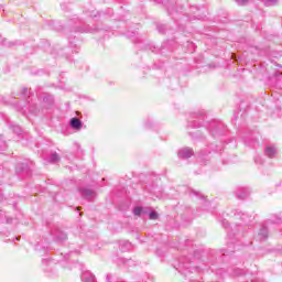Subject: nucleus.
I'll use <instances>...</instances> for the list:
<instances>
[{
    "label": "nucleus",
    "instance_id": "nucleus-1",
    "mask_svg": "<svg viewBox=\"0 0 282 282\" xmlns=\"http://www.w3.org/2000/svg\"><path fill=\"white\" fill-rule=\"evenodd\" d=\"M272 224L280 225L282 224V217L281 215L272 214L264 223L262 228L260 229L259 237L260 239H267L268 238V226H272Z\"/></svg>",
    "mask_w": 282,
    "mask_h": 282
},
{
    "label": "nucleus",
    "instance_id": "nucleus-2",
    "mask_svg": "<svg viewBox=\"0 0 282 282\" xmlns=\"http://www.w3.org/2000/svg\"><path fill=\"white\" fill-rule=\"evenodd\" d=\"M79 193L83 199H87V202H91L96 197V192L91 188L80 187Z\"/></svg>",
    "mask_w": 282,
    "mask_h": 282
},
{
    "label": "nucleus",
    "instance_id": "nucleus-3",
    "mask_svg": "<svg viewBox=\"0 0 282 282\" xmlns=\"http://www.w3.org/2000/svg\"><path fill=\"white\" fill-rule=\"evenodd\" d=\"M235 195L237 199H247V197H250V189L248 187H239L236 189Z\"/></svg>",
    "mask_w": 282,
    "mask_h": 282
},
{
    "label": "nucleus",
    "instance_id": "nucleus-4",
    "mask_svg": "<svg viewBox=\"0 0 282 282\" xmlns=\"http://www.w3.org/2000/svg\"><path fill=\"white\" fill-rule=\"evenodd\" d=\"M236 217H239V219H241V221H243L246 226H250L252 219H254L253 216H248V214H245L242 212H237Z\"/></svg>",
    "mask_w": 282,
    "mask_h": 282
},
{
    "label": "nucleus",
    "instance_id": "nucleus-5",
    "mask_svg": "<svg viewBox=\"0 0 282 282\" xmlns=\"http://www.w3.org/2000/svg\"><path fill=\"white\" fill-rule=\"evenodd\" d=\"M178 158L182 160H188V158H193V149L184 148L178 151Z\"/></svg>",
    "mask_w": 282,
    "mask_h": 282
},
{
    "label": "nucleus",
    "instance_id": "nucleus-6",
    "mask_svg": "<svg viewBox=\"0 0 282 282\" xmlns=\"http://www.w3.org/2000/svg\"><path fill=\"white\" fill-rule=\"evenodd\" d=\"M83 282H96V275H94L90 271H84L82 273Z\"/></svg>",
    "mask_w": 282,
    "mask_h": 282
},
{
    "label": "nucleus",
    "instance_id": "nucleus-7",
    "mask_svg": "<svg viewBox=\"0 0 282 282\" xmlns=\"http://www.w3.org/2000/svg\"><path fill=\"white\" fill-rule=\"evenodd\" d=\"M70 127L72 129H75L76 131H80L83 129V121L78 118H72L70 119Z\"/></svg>",
    "mask_w": 282,
    "mask_h": 282
},
{
    "label": "nucleus",
    "instance_id": "nucleus-8",
    "mask_svg": "<svg viewBox=\"0 0 282 282\" xmlns=\"http://www.w3.org/2000/svg\"><path fill=\"white\" fill-rule=\"evenodd\" d=\"M264 155H267V158H274V155H276V148L268 145L264 149Z\"/></svg>",
    "mask_w": 282,
    "mask_h": 282
},
{
    "label": "nucleus",
    "instance_id": "nucleus-9",
    "mask_svg": "<svg viewBox=\"0 0 282 282\" xmlns=\"http://www.w3.org/2000/svg\"><path fill=\"white\" fill-rule=\"evenodd\" d=\"M43 105H44V107H46V109H48L50 107H52V105H54V97H52V96H45L44 98H43Z\"/></svg>",
    "mask_w": 282,
    "mask_h": 282
},
{
    "label": "nucleus",
    "instance_id": "nucleus-10",
    "mask_svg": "<svg viewBox=\"0 0 282 282\" xmlns=\"http://www.w3.org/2000/svg\"><path fill=\"white\" fill-rule=\"evenodd\" d=\"M29 111L36 116V113H41V111H43V109L41 107H39L37 104H30Z\"/></svg>",
    "mask_w": 282,
    "mask_h": 282
},
{
    "label": "nucleus",
    "instance_id": "nucleus-11",
    "mask_svg": "<svg viewBox=\"0 0 282 282\" xmlns=\"http://www.w3.org/2000/svg\"><path fill=\"white\" fill-rule=\"evenodd\" d=\"M180 268H183V270H188L189 272L197 270V267H192L191 262H180Z\"/></svg>",
    "mask_w": 282,
    "mask_h": 282
},
{
    "label": "nucleus",
    "instance_id": "nucleus-12",
    "mask_svg": "<svg viewBox=\"0 0 282 282\" xmlns=\"http://www.w3.org/2000/svg\"><path fill=\"white\" fill-rule=\"evenodd\" d=\"M48 162H51V164H56V162H61V156L58 153L54 152L51 154Z\"/></svg>",
    "mask_w": 282,
    "mask_h": 282
},
{
    "label": "nucleus",
    "instance_id": "nucleus-13",
    "mask_svg": "<svg viewBox=\"0 0 282 282\" xmlns=\"http://www.w3.org/2000/svg\"><path fill=\"white\" fill-rule=\"evenodd\" d=\"M132 245L129 241H122L121 243V252H127L128 250H131Z\"/></svg>",
    "mask_w": 282,
    "mask_h": 282
},
{
    "label": "nucleus",
    "instance_id": "nucleus-14",
    "mask_svg": "<svg viewBox=\"0 0 282 282\" xmlns=\"http://www.w3.org/2000/svg\"><path fill=\"white\" fill-rule=\"evenodd\" d=\"M263 3L267 8H272L279 3V0H263Z\"/></svg>",
    "mask_w": 282,
    "mask_h": 282
},
{
    "label": "nucleus",
    "instance_id": "nucleus-15",
    "mask_svg": "<svg viewBox=\"0 0 282 282\" xmlns=\"http://www.w3.org/2000/svg\"><path fill=\"white\" fill-rule=\"evenodd\" d=\"M4 219H7V224H11L12 223V218H7L6 212L0 210V221H4Z\"/></svg>",
    "mask_w": 282,
    "mask_h": 282
},
{
    "label": "nucleus",
    "instance_id": "nucleus-16",
    "mask_svg": "<svg viewBox=\"0 0 282 282\" xmlns=\"http://www.w3.org/2000/svg\"><path fill=\"white\" fill-rule=\"evenodd\" d=\"M55 239H56L57 241H65V240L67 239V234L61 232V234H58V235L55 236Z\"/></svg>",
    "mask_w": 282,
    "mask_h": 282
},
{
    "label": "nucleus",
    "instance_id": "nucleus-17",
    "mask_svg": "<svg viewBox=\"0 0 282 282\" xmlns=\"http://www.w3.org/2000/svg\"><path fill=\"white\" fill-rule=\"evenodd\" d=\"M8 149V143L3 139H0V151H6Z\"/></svg>",
    "mask_w": 282,
    "mask_h": 282
},
{
    "label": "nucleus",
    "instance_id": "nucleus-18",
    "mask_svg": "<svg viewBox=\"0 0 282 282\" xmlns=\"http://www.w3.org/2000/svg\"><path fill=\"white\" fill-rule=\"evenodd\" d=\"M13 133H17L18 135L21 134V127L19 126H11Z\"/></svg>",
    "mask_w": 282,
    "mask_h": 282
},
{
    "label": "nucleus",
    "instance_id": "nucleus-19",
    "mask_svg": "<svg viewBox=\"0 0 282 282\" xmlns=\"http://www.w3.org/2000/svg\"><path fill=\"white\" fill-rule=\"evenodd\" d=\"M133 215L140 217V215H142V207H135L133 209Z\"/></svg>",
    "mask_w": 282,
    "mask_h": 282
},
{
    "label": "nucleus",
    "instance_id": "nucleus-20",
    "mask_svg": "<svg viewBox=\"0 0 282 282\" xmlns=\"http://www.w3.org/2000/svg\"><path fill=\"white\" fill-rule=\"evenodd\" d=\"M22 96L30 98V90L28 88H22Z\"/></svg>",
    "mask_w": 282,
    "mask_h": 282
},
{
    "label": "nucleus",
    "instance_id": "nucleus-21",
    "mask_svg": "<svg viewBox=\"0 0 282 282\" xmlns=\"http://www.w3.org/2000/svg\"><path fill=\"white\" fill-rule=\"evenodd\" d=\"M159 215L156 214V212H151L149 214V219H158Z\"/></svg>",
    "mask_w": 282,
    "mask_h": 282
},
{
    "label": "nucleus",
    "instance_id": "nucleus-22",
    "mask_svg": "<svg viewBox=\"0 0 282 282\" xmlns=\"http://www.w3.org/2000/svg\"><path fill=\"white\" fill-rule=\"evenodd\" d=\"M191 195H194L195 197H202V193L195 191V189H192L191 191Z\"/></svg>",
    "mask_w": 282,
    "mask_h": 282
},
{
    "label": "nucleus",
    "instance_id": "nucleus-23",
    "mask_svg": "<svg viewBox=\"0 0 282 282\" xmlns=\"http://www.w3.org/2000/svg\"><path fill=\"white\" fill-rule=\"evenodd\" d=\"M254 162L256 164H263V159H261V156H256Z\"/></svg>",
    "mask_w": 282,
    "mask_h": 282
},
{
    "label": "nucleus",
    "instance_id": "nucleus-24",
    "mask_svg": "<svg viewBox=\"0 0 282 282\" xmlns=\"http://www.w3.org/2000/svg\"><path fill=\"white\" fill-rule=\"evenodd\" d=\"M236 2L238 3V6H246V3H248V0H236Z\"/></svg>",
    "mask_w": 282,
    "mask_h": 282
},
{
    "label": "nucleus",
    "instance_id": "nucleus-25",
    "mask_svg": "<svg viewBox=\"0 0 282 282\" xmlns=\"http://www.w3.org/2000/svg\"><path fill=\"white\" fill-rule=\"evenodd\" d=\"M192 129H197V127H199V124H197V121H194L193 124H191Z\"/></svg>",
    "mask_w": 282,
    "mask_h": 282
},
{
    "label": "nucleus",
    "instance_id": "nucleus-26",
    "mask_svg": "<svg viewBox=\"0 0 282 282\" xmlns=\"http://www.w3.org/2000/svg\"><path fill=\"white\" fill-rule=\"evenodd\" d=\"M158 30H159V32L164 33V25H159V26H158Z\"/></svg>",
    "mask_w": 282,
    "mask_h": 282
},
{
    "label": "nucleus",
    "instance_id": "nucleus-27",
    "mask_svg": "<svg viewBox=\"0 0 282 282\" xmlns=\"http://www.w3.org/2000/svg\"><path fill=\"white\" fill-rule=\"evenodd\" d=\"M223 225H224L225 228H227L228 227V221L224 220Z\"/></svg>",
    "mask_w": 282,
    "mask_h": 282
},
{
    "label": "nucleus",
    "instance_id": "nucleus-28",
    "mask_svg": "<svg viewBox=\"0 0 282 282\" xmlns=\"http://www.w3.org/2000/svg\"><path fill=\"white\" fill-rule=\"evenodd\" d=\"M15 241H21V237L20 236L15 237Z\"/></svg>",
    "mask_w": 282,
    "mask_h": 282
},
{
    "label": "nucleus",
    "instance_id": "nucleus-29",
    "mask_svg": "<svg viewBox=\"0 0 282 282\" xmlns=\"http://www.w3.org/2000/svg\"><path fill=\"white\" fill-rule=\"evenodd\" d=\"M200 116H204V112H202Z\"/></svg>",
    "mask_w": 282,
    "mask_h": 282
},
{
    "label": "nucleus",
    "instance_id": "nucleus-30",
    "mask_svg": "<svg viewBox=\"0 0 282 282\" xmlns=\"http://www.w3.org/2000/svg\"><path fill=\"white\" fill-rule=\"evenodd\" d=\"M17 172H19V167H17Z\"/></svg>",
    "mask_w": 282,
    "mask_h": 282
},
{
    "label": "nucleus",
    "instance_id": "nucleus-31",
    "mask_svg": "<svg viewBox=\"0 0 282 282\" xmlns=\"http://www.w3.org/2000/svg\"><path fill=\"white\" fill-rule=\"evenodd\" d=\"M77 210H80V207H78Z\"/></svg>",
    "mask_w": 282,
    "mask_h": 282
}]
</instances>
